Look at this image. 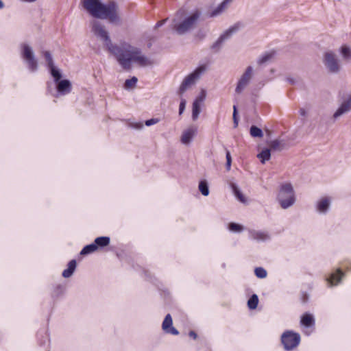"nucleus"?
Instances as JSON below:
<instances>
[{
    "instance_id": "1",
    "label": "nucleus",
    "mask_w": 351,
    "mask_h": 351,
    "mask_svg": "<svg viewBox=\"0 0 351 351\" xmlns=\"http://www.w3.org/2000/svg\"><path fill=\"white\" fill-rule=\"evenodd\" d=\"M91 25L93 34L104 42L108 51L116 58L124 70L131 69L132 62H136L142 67L153 64L149 58L142 53L140 48L134 47L125 41H121L119 45L113 44L108 31L101 22L93 21Z\"/></svg>"
},
{
    "instance_id": "2",
    "label": "nucleus",
    "mask_w": 351,
    "mask_h": 351,
    "mask_svg": "<svg viewBox=\"0 0 351 351\" xmlns=\"http://www.w3.org/2000/svg\"><path fill=\"white\" fill-rule=\"evenodd\" d=\"M80 4L86 12L95 19H108L110 23L119 22L118 5L114 1L107 4L101 0H82Z\"/></svg>"
},
{
    "instance_id": "3",
    "label": "nucleus",
    "mask_w": 351,
    "mask_h": 351,
    "mask_svg": "<svg viewBox=\"0 0 351 351\" xmlns=\"http://www.w3.org/2000/svg\"><path fill=\"white\" fill-rule=\"evenodd\" d=\"M295 195L291 183H285L280 186L277 195V201L283 209L291 207L295 202Z\"/></svg>"
},
{
    "instance_id": "4",
    "label": "nucleus",
    "mask_w": 351,
    "mask_h": 351,
    "mask_svg": "<svg viewBox=\"0 0 351 351\" xmlns=\"http://www.w3.org/2000/svg\"><path fill=\"white\" fill-rule=\"evenodd\" d=\"M20 51L21 56L29 71L31 73L36 72L38 69V62L33 48L29 44L23 43L20 45Z\"/></svg>"
},
{
    "instance_id": "5",
    "label": "nucleus",
    "mask_w": 351,
    "mask_h": 351,
    "mask_svg": "<svg viewBox=\"0 0 351 351\" xmlns=\"http://www.w3.org/2000/svg\"><path fill=\"white\" fill-rule=\"evenodd\" d=\"M198 10L193 12L190 16L186 17L182 22L174 23L172 29L179 35H183L193 28L198 19L200 16Z\"/></svg>"
},
{
    "instance_id": "6",
    "label": "nucleus",
    "mask_w": 351,
    "mask_h": 351,
    "mask_svg": "<svg viewBox=\"0 0 351 351\" xmlns=\"http://www.w3.org/2000/svg\"><path fill=\"white\" fill-rule=\"evenodd\" d=\"M241 26V25L240 23H237L230 27L219 36L215 42L212 44L210 49L214 53H219L222 49L224 43L230 40L232 36L239 30Z\"/></svg>"
},
{
    "instance_id": "7",
    "label": "nucleus",
    "mask_w": 351,
    "mask_h": 351,
    "mask_svg": "<svg viewBox=\"0 0 351 351\" xmlns=\"http://www.w3.org/2000/svg\"><path fill=\"white\" fill-rule=\"evenodd\" d=\"M205 66H199L192 73L188 75L182 81L178 94L182 96L192 85L195 84L196 81L200 77L201 75L205 71Z\"/></svg>"
},
{
    "instance_id": "8",
    "label": "nucleus",
    "mask_w": 351,
    "mask_h": 351,
    "mask_svg": "<svg viewBox=\"0 0 351 351\" xmlns=\"http://www.w3.org/2000/svg\"><path fill=\"white\" fill-rule=\"evenodd\" d=\"M281 342L285 350L290 351L296 348L300 342V335L292 330H287L281 335Z\"/></svg>"
},
{
    "instance_id": "9",
    "label": "nucleus",
    "mask_w": 351,
    "mask_h": 351,
    "mask_svg": "<svg viewBox=\"0 0 351 351\" xmlns=\"http://www.w3.org/2000/svg\"><path fill=\"white\" fill-rule=\"evenodd\" d=\"M323 63L329 73L337 74L339 73L341 70L339 60L335 53L331 51H326L324 53Z\"/></svg>"
},
{
    "instance_id": "10",
    "label": "nucleus",
    "mask_w": 351,
    "mask_h": 351,
    "mask_svg": "<svg viewBox=\"0 0 351 351\" xmlns=\"http://www.w3.org/2000/svg\"><path fill=\"white\" fill-rule=\"evenodd\" d=\"M332 198L325 196L319 198L315 204V211L322 215H326L330 210Z\"/></svg>"
},
{
    "instance_id": "11",
    "label": "nucleus",
    "mask_w": 351,
    "mask_h": 351,
    "mask_svg": "<svg viewBox=\"0 0 351 351\" xmlns=\"http://www.w3.org/2000/svg\"><path fill=\"white\" fill-rule=\"evenodd\" d=\"M253 68L249 66L246 68L245 72L239 80L235 92L238 94L241 93L245 88L248 85L252 75Z\"/></svg>"
},
{
    "instance_id": "12",
    "label": "nucleus",
    "mask_w": 351,
    "mask_h": 351,
    "mask_svg": "<svg viewBox=\"0 0 351 351\" xmlns=\"http://www.w3.org/2000/svg\"><path fill=\"white\" fill-rule=\"evenodd\" d=\"M351 111V93L347 95L341 103L339 107L333 114V118L337 119L342 115Z\"/></svg>"
},
{
    "instance_id": "13",
    "label": "nucleus",
    "mask_w": 351,
    "mask_h": 351,
    "mask_svg": "<svg viewBox=\"0 0 351 351\" xmlns=\"http://www.w3.org/2000/svg\"><path fill=\"white\" fill-rule=\"evenodd\" d=\"M162 329L167 334H171L173 335H179V331L173 326L172 317L169 313L166 315L162 322Z\"/></svg>"
},
{
    "instance_id": "14",
    "label": "nucleus",
    "mask_w": 351,
    "mask_h": 351,
    "mask_svg": "<svg viewBox=\"0 0 351 351\" xmlns=\"http://www.w3.org/2000/svg\"><path fill=\"white\" fill-rule=\"evenodd\" d=\"M249 237L258 242H264L270 239V235L266 231H258L255 230H249Z\"/></svg>"
},
{
    "instance_id": "15",
    "label": "nucleus",
    "mask_w": 351,
    "mask_h": 351,
    "mask_svg": "<svg viewBox=\"0 0 351 351\" xmlns=\"http://www.w3.org/2000/svg\"><path fill=\"white\" fill-rule=\"evenodd\" d=\"M56 84L58 94L66 95L71 90V83L69 80H61Z\"/></svg>"
},
{
    "instance_id": "16",
    "label": "nucleus",
    "mask_w": 351,
    "mask_h": 351,
    "mask_svg": "<svg viewBox=\"0 0 351 351\" xmlns=\"http://www.w3.org/2000/svg\"><path fill=\"white\" fill-rule=\"evenodd\" d=\"M197 129L195 126H191L184 130L181 136V141L183 144L188 145L197 134Z\"/></svg>"
},
{
    "instance_id": "17",
    "label": "nucleus",
    "mask_w": 351,
    "mask_h": 351,
    "mask_svg": "<svg viewBox=\"0 0 351 351\" xmlns=\"http://www.w3.org/2000/svg\"><path fill=\"white\" fill-rule=\"evenodd\" d=\"M232 1V0H223L217 8L208 14V16L214 18L221 15L228 8V5Z\"/></svg>"
},
{
    "instance_id": "18",
    "label": "nucleus",
    "mask_w": 351,
    "mask_h": 351,
    "mask_svg": "<svg viewBox=\"0 0 351 351\" xmlns=\"http://www.w3.org/2000/svg\"><path fill=\"white\" fill-rule=\"evenodd\" d=\"M344 275V273L340 269H338L336 272L331 274L330 277L326 278V280L330 286L337 285L341 281Z\"/></svg>"
},
{
    "instance_id": "19",
    "label": "nucleus",
    "mask_w": 351,
    "mask_h": 351,
    "mask_svg": "<svg viewBox=\"0 0 351 351\" xmlns=\"http://www.w3.org/2000/svg\"><path fill=\"white\" fill-rule=\"evenodd\" d=\"M77 267V261L75 259L71 260L67 265V268L62 271V276L65 278L71 277Z\"/></svg>"
},
{
    "instance_id": "20",
    "label": "nucleus",
    "mask_w": 351,
    "mask_h": 351,
    "mask_svg": "<svg viewBox=\"0 0 351 351\" xmlns=\"http://www.w3.org/2000/svg\"><path fill=\"white\" fill-rule=\"evenodd\" d=\"M300 323L303 326L310 328L315 325V318L312 314L305 313L301 317Z\"/></svg>"
},
{
    "instance_id": "21",
    "label": "nucleus",
    "mask_w": 351,
    "mask_h": 351,
    "mask_svg": "<svg viewBox=\"0 0 351 351\" xmlns=\"http://www.w3.org/2000/svg\"><path fill=\"white\" fill-rule=\"evenodd\" d=\"M267 145L269 147L270 152L271 150L280 152L285 148V143L284 141L275 139L268 142Z\"/></svg>"
},
{
    "instance_id": "22",
    "label": "nucleus",
    "mask_w": 351,
    "mask_h": 351,
    "mask_svg": "<svg viewBox=\"0 0 351 351\" xmlns=\"http://www.w3.org/2000/svg\"><path fill=\"white\" fill-rule=\"evenodd\" d=\"M94 244L97 247V250L108 246L110 243L109 237H99L94 241Z\"/></svg>"
},
{
    "instance_id": "23",
    "label": "nucleus",
    "mask_w": 351,
    "mask_h": 351,
    "mask_svg": "<svg viewBox=\"0 0 351 351\" xmlns=\"http://www.w3.org/2000/svg\"><path fill=\"white\" fill-rule=\"evenodd\" d=\"M230 188L237 199L242 203H245L246 199L235 183H230Z\"/></svg>"
},
{
    "instance_id": "24",
    "label": "nucleus",
    "mask_w": 351,
    "mask_h": 351,
    "mask_svg": "<svg viewBox=\"0 0 351 351\" xmlns=\"http://www.w3.org/2000/svg\"><path fill=\"white\" fill-rule=\"evenodd\" d=\"M48 69H49L51 75L53 78V81L55 83L58 82V81L61 80L62 75V72H61L60 69H59L55 65L50 66Z\"/></svg>"
},
{
    "instance_id": "25",
    "label": "nucleus",
    "mask_w": 351,
    "mask_h": 351,
    "mask_svg": "<svg viewBox=\"0 0 351 351\" xmlns=\"http://www.w3.org/2000/svg\"><path fill=\"white\" fill-rule=\"evenodd\" d=\"M261 163L264 164L266 161L271 158V152L269 148H264L258 155Z\"/></svg>"
},
{
    "instance_id": "26",
    "label": "nucleus",
    "mask_w": 351,
    "mask_h": 351,
    "mask_svg": "<svg viewBox=\"0 0 351 351\" xmlns=\"http://www.w3.org/2000/svg\"><path fill=\"white\" fill-rule=\"evenodd\" d=\"M198 189L202 195L208 196L209 195L208 183L206 180H202L199 182Z\"/></svg>"
},
{
    "instance_id": "27",
    "label": "nucleus",
    "mask_w": 351,
    "mask_h": 351,
    "mask_svg": "<svg viewBox=\"0 0 351 351\" xmlns=\"http://www.w3.org/2000/svg\"><path fill=\"white\" fill-rule=\"evenodd\" d=\"M97 250V247L94 244V243L86 245L84 246L80 252V255L86 256L90 254H92Z\"/></svg>"
},
{
    "instance_id": "28",
    "label": "nucleus",
    "mask_w": 351,
    "mask_h": 351,
    "mask_svg": "<svg viewBox=\"0 0 351 351\" xmlns=\"http://www.w3.org/2000/svg\"><path fill=\"white\" fill-rule=\"evenodd\" d=\"M258 304V297L256 294H252L247 300V306L250 309L256 308Z\"/></svg>"
},
{
    "instance_id": "29",
    "label": "nucleus",
    "mask_w": 351,
    "mask_h": 351,
    "mask_svg": "<svg viewBox=\"0 0 351 351\" xmlns=\"http://www.w3.org/2000/svg\"><path fill=\"white\" fill-rule=\"evenodd\" d=\"M201 112V104H197V101H193L192 106V119L195 121Z\"/></svg>"
},
{
    "instance_id": "30",
    "label": "nucleus",
    "mask_w": 351,
    "mask_h": 351,
    "mask_svg": "<svg viewBox=\"0 0 351 351\" xmlns=\"http://www.w3.org/2000/svg\"><path fill=\"white\" fill-rule=\"evenodd\" d=\"M64 292H65V286L63 285L59 284L55 287V288L53 291L52 296L53 298H58L63 295Z\"/></svg>"
},
{
    "instance_id": "31",
    "label": "nucleus",
    "mask_w": 351,
    "mask_h": 351,
    "mask_svg": "<svg viewBox=\"0 0 351 351\" xmlns=\"http://www.w3.org/2000/svg\"><path fill=\"white\" fill-rule=\"evenodd\" d=\"M250 135L254 138H261L263 136V132L261 128L256 125H252L250 129Z\"/></svg>"
},
{
    "instance_id": "32",
    "label": "nucleus",
    "mask_w": 351,
    "mask_h": 351,
    "mask_svg": "<svg viewBox=\"0 0 351 351\" xmlns=\"http://www.w3.org/2000/svg\"><path fill=\"white\" fill-rule=\"evenodd\" d=\"M339 52L344 59L348 60L351 58V49L348 45L341 46Z\"/></svg>"
},
{
    "instance_id": "33",
    "label": "nucleus",
    "mask_w": 351,
    "mask_h": 351,
    "mask_svg": "<svg viewBox=\"0 0 351 351\" xmlns=\"http://www.w3.org/2000/svg\"><path fill=\"white\" fill-rule=\"evenodd\" d=\"M243 229V226L239 223L231 222L228 224V230L232 232H241Z\"/></svg>"
},
{
    "instance_id": "34",
    "label": "nucleus",
    "mask_w": 351,
    "mask_h": 351,
    "mask_svg": "<svg viewBox=\"0 0 351 351\" xmlns=\"http://www.w3.org/2000/svg\"><path fill=\"white\" fill-rule=\"evenodd\" d=\"M138 82L136 77L133 76L130 79H127L124 83V88L125 89H130L134 88Z\"/></svg>"
},
{
    "instance_id": "35",
    "label": "nucleus",
    "mask_w": 351,
    "mask_h": 351,
    "mask_svg": "<svg viewBox=\"0 0 351 351\" xmlns=\"http://www.w3.org/2000/svg\"><path fill=\"white\" fill-rule=\"evenodd\" d=\"M43 56H44V57L45 58V61H46L47 66L48 68L55 65L54 62H53V60L52 56H51V53L49 51H44L43 52Z\"/></svg>"
},
{
    "instance_id": "36",
    "label": "nucleus",
    "mask_w": 351,
    "mask_h": 351,
    "mask_svg": "<svg viewBox=\"0 0 351 351\" xmlns=\"http://www.w3.org/2000/svg\"><path fill=\"white\" fill-rule=\"evenodd\" d=\"M254 274L258 278H265L267 276V271L261 267L255 268Z\"/></svg>"
},
{
    "instance_id": "37",
    "label": "nucleus",
    "mask_w": 351,
    "mask_h": 351,
    "mask_svg": "<svg viewBox=\"0 0 351 351\" xmlns=\"http://www.w3.org/2000/svg\"><path fill=\"white\" fill-rule=\"evenodd\" d=\"M273 56L272 53H266L261 56L258 60V64H263L269 61Z\"/></svg>"
},
{
    "instance_id": "38",
    "label": "nucleus",
    "mask_w": 351,
    "mask_h": 351,
    "mask_svg": "<svg viewBox=\"0 0 351 351\" xmlns=\"http://www.w3.org/2000/svg\"><path fill=\"white\" fill-rule=\"evenodd\" d=\"M232 118H233V122H234V127L237 128L238 126V123H239V119H238L237 108L236 106H233Z\"/></svg>"
},
{
    "instance_id": "39",
    "label": "nucleus",
    "mask_w": 351,
    "mask_h": 351,
    "mask_svg": "<svg viewBox=\"0 0 351 351\" xmlns=\"http://www.w3.org/2000/svg\"><path fill=\"white\" fill-rule=\"evenodd\" d=\"M226 169H227V170H230V167H231V163H232V158H231L230 152L228 150H226Z\"/></svg>"
},
{
    "instance_id": "40",
    "label": "nucleus",
    "mask_w": 351,
    "mask_h": 351,
    "mask_svg": "<svg viewBox=\"0 0 351 351\" xmlns=\"http://www.w3.org/2000/svg\"><path fill=\"white\" fill-rule=\"evenodd\" d=\"M129 126L131 128L135 129V130H141L143 128V123L142 122H134V123H130Z\"/></svg>"
},
{
    "instance_id": "41",
    "label": "nucleus",
    "mask_w": 351,
    "mask_h": 351,
    "mask_svg": "<svg viewBox=\"0 0 351 351\" xmlns=\"http://www.w3.org/2000/svg\"><path fill=\"white\" fill-rule=\"evenodd\" d=\"M206 98V92L205 90H202L199 95H198L194 101H197V104H201L202 102L204 101Z\"/></svg>"
},
{
    "instance_id": "42",
    "label": "nucleus",
    "mask_w": 351,
    "mask_h": 351,
    "mask_svg": "<svg viewBox=\"0 0 351 351\" xmlns=\"http://www.w3.org/2000/svg\"><path fill=\"white\" fill-rule=\"evenodd\" d=\"M159 121L160 120L157 118H152V119L146 120L145 121V124L147 126H151V125L158 123L159 122Z\"/></svg>"
},
{
    "instance_id": "43",
    "label": "nucleus",
    "mask_w": 351,
    "mask_h": 351,
    "mask_svg": "<svg viewBox=\"0 0 351 351\" xmlns=\"http://www.w3.org/2000/svg\"><path fill=\"white\" fill-rule=\"evenodd\" d=\"M186 100L182 99H181V101L180 103V106H179V114L181 115L184 110H185V108H186Z\"/></svg>"
},
{
    "instance_id": "44",
    "label": "nucleus",
    "mask_w": 351,
    "mask_h": 351,
    "mask_svg": "<svg viewBox=\"0 0 351 351\" xmlns=\"http://www.w3.org/2000/svg\"><path fill=\"white\" fill-rule=\"evenodd\" d=\"M287 81L291 84H295L298 82V80L296 78L291 77H287Z\"/></svg>"
},
{
    "instance_id": "45",
    "label": "nucleus",
    "mask_w": 351,
    "mask_h": 351,
    "mask_svg": "<svg viewBox=\"0 0 351 351\" xmlns=\"http://www.w3.org/2000/svg\"><path fill=\"white\" fill-rule=\"evenodd\" d=\"M166 21H167V19L158 21L156 24L155 28H158V27L162 26L165 23Z\"/></svg>"
},
{
    "instance_id": "46",
    "label": "nucleus",
    "mask_w": 351,
    "mask_h": 351,
    "mask_svg": "<svg viewBox=\"0 0 351 351\" xmlns=\"http://www.w3.org/2000/svg\"><path fill=\"white\" fill-rule=\"evenodd\" d=\"M299 113L300 114V116L302 117H306V114H307V112L306 111V110L303 108H301L299 110Z\"/></svg>"
},
{
    "instance_id": "47",
    "label": "nucleus",
    "mask_w": 351,
    "mask_h": 351,
    "mask_svg": "<svg viewBox=\"0 0 351 351\" xmlns=\"http://www.w3.org/2000/svg\"><path fill=\"white\" fill-rule=\"evenodd\" d=\"M189 335L190 337L195 339L197 337V335L196 334V332L193 330H191L189 333Z\"/></svg>"
},
{
    "instance_id": "48",
    "label": "nucleus",
    "mask_w": 351,
    "mask_h": 351,
    "mask_svg": "<svg viewBox=\"0 0 351 351\" xmlns=\"http://www.w3.org/2000/svg\"><path fill=\"white\" fill-rule=\"evenodd\" d=\"M1 8H3L4 5H3V3L1 1Z\"/></svg>"
}]
</instances>
